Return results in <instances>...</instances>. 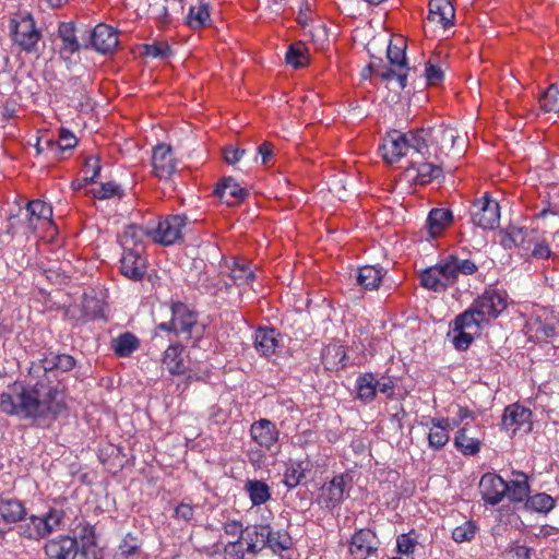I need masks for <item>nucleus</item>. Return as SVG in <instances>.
<instances>
[{"mask_svg": "<svg viewBox=\"0 0 559 559\" xmlns=\"http://www.w3.org/2000/svg\"><path fill=\"white\" fill-rule=\"evenodd\" d=\"M115 559H148V555L142 549V543L138 536L128 533L120 542Z\"/></svg>", "mask_w": 559, "mask_h": 559, "instance_id": "c756f323", "label": "nucleus"}, {"mask_svg": "<svg viewBox=\"0 0 559 559\" xmlns=\"http://www.w3.org/2000/svg\"><path fill=\"white\" fill-rule=\"evenodd\" d=\"M275 329L259 328L254 334V347L262 356H271L278 346Z\"/></svg>", "mask_w": 559, "mask_h": 559, "instance_id": "72a5a7b5", "label": "nucleus"}, {"mask_svg": "<svg viewBox=\"0 0 559 559\" xmlns=\"http://www.w3.org/2000/svg\"><path fill=\"white\" fill-rule=\"evenodd\" d=\"M471 216L474 225L483 229H493L499 225L500 206L488 193L477 199L471 207Z\"/></svg>", "mask_w": 559, "mask_h": 559, "instance_id": "9d476101", "label": "nucleus"}, {"mask_svg": "<svg viewBox=\"0 0 559 559\" xmlns=\"http://www.w3.org/2000/svg\"><path fill=\"white\" fill-rule=\"evenodd\" d=\"M346 358V353L343 346L341 345H329L322 353V359L325 365H330L335 367L341 364L344 366L343 361Z\"/></svg>", "mask_w": 559, "mask_h": 559, "instance_id": "6e6d98bb", "label": "nucleus"}, {"mask_svg": "<svg viewBox=\"0 0 559 559\" xmlns=\"http://www.w3.org/2000/svg\"><path fill=\"white\" fill-rule=\"evenodd\" d=\"M58 37L61 40L60 53L70 58L81 49V44L75 36V25L73 22H61L58 26Z\"/></svg>", "mask_w": 559, "mask_h": 559, "instance_id": "7c9ffc66", "label": "nucleus"}, {"mask_svg": "<svg viewBox=\"0 0 559 559\" xmlns=\"http://www.w3.org/2000/svg\"><path fill=\"white\" fill-rule=\"evenodd\" d=\"M378 384L379 381H377L376 377L371 372H366L358 376L355 384L357 399L365 404H369L374 401L377 396Z\"/></svg>", "mask_w": 559, "mask_h": 559, "instance_id": "f704fd0d", "label": "nucleus"}, {"mask_svg": "<svg viewBox=\"0 0 559 559\" xmlns=\"http://www.w3.org/2000/svg\"><path fill=\"white\" fill-rule=\"evenodd\" d=\"M24 512V508L19 501L10 500L0 506V519L4 523H12L21 520Z\"/></svg>", "mask_w": 559, "mask_h": 559, "instance_id": "864d4df0", "label": "nucleus"}, {"mask_svg": "<svg viewBox=\"0 0 559 559\" xmlns=\"http://www.w3.org/2000/svg\"><path fill=\"white\" fill-rule=\"evenodd\" d=\"M501 425L512 433L518 431L528 433L533 427L532 412L518 403L511 404L503 412Z\"/></svg>", "mask_w": 559, "mask_h": 559, "instance_id": "4468645a", "label": "nucleus"}, {"mask_svg": "<svg viewBox=\"0 0 559 559\" xmlns=\"http://www.w3.org/2000/svg\"><path fill=\"white\" fill-rule=\"evenodd\" d=\"M80 542H81V554L84 557H88L90 554H93L95 557V549L97 546V537H96V530L93 525L90 523H85L82 525L80 530Z\"/></svg>", "mask_w": 559, "mask_h": 559, "instance_id": "09e8293b", "label": "nucleus"}, {"mask_svg": "<svg viewBox=\"0 0 559 559\" xmlns=\"http://www.w3.org/2000/svg\"><path fill=\"white\" fill-rule=\"evenodd\" d=\"M310 462L305 461H290L284 472L283 483L289 489L297 487L306 477V472L310 469Z\"/></svg>", "mask_w": 559, "mask_h": 559, "instance_id": "79ce46f5", "label": "nucleus"}, {"mask_svg": "<svg viewBox=\"0 0 559 559\" xmlns=\"http://www.w3.org/2000/svg\"><path fill=\"white\" fill-rule=\"evenodd\" d=\"M82 171L84 174V181H94L100 173L99 159L94 156H88L85 159Z\"/></svg>", "mask_w": 559, "mask_h": 559, "instance_id": "680f3d73", "label": "nucleus"}, {"mask_svg": "<svg viewBox=\"0 0 559 559\" xmlns=\"http://www.w3.org/2000/svg\"><path fill=\"white\" fill-rule=\"evenodd\" d=\"M64 518L62 510L51 509L47 514L39 519L37 523V534L45 536L60 527ZM38 521V518H37Z\"/></svg>", "mask_w": 559, "mask_h": 559, "instance_id": "49530a36", "label": "nucleus"}, {"mask_svg": "<svg viewBox=\"0 0 559 559\" xmlns=\"http://www.w3.org/2000/svg\"><path fill=\"white\" fill-rule=\"evenodd\" d=\"M188 217L183 214L167 215L160 218L151 229L153 242L162 246H171L182 239V229L187 225Z\"/></svg>", "mask_w": 559, "mask_h": 559, "instance_id": "6e6552de", "label": "nucleus"}, {"mask_svg": "<svg viewBox=\"0 0 559 559\" xmlns=\"http://www.w3.org/2000/svg\"><path fill=\"white\" fill-rule=\"evenodd\" d=\"M500 243L506 249L520 247L525 253L531 251V257L535 259H548L551 255V250L544 241L533 242L527 239V230L524 228L509 226L501 234Z\"/></svg>", "mask_w": 559, "mask_h": 559, "instance_id": "423d86ee", "label": "nucleus"}, {"mask_svg": "<svg viewBox=\"0 0 559 559\" xmlns=\"http://www.w3.org/2000/svg\"><path fill=\"white\" fill-rule=\"evenodd\" d=\"M540 107L546 112L559 111V90L551 84L539 99Z\"/></svg>", "mask_w": 559, "mask_h": 559, "instance_id": "5fc2aeb1", "label": "nucleus"}, {"mask_svg": "<svg viewBox=\"0 0 559 559\" xmlns=\"http://www.w3.org/2000/svg\"><path fill=\"white\" fill-rule=\"evenodd\" d=\"M425 75L428 84L437 85L443 79V71L432 59H429L426 62Z\"/></svg>", "mask_w": 559, "mask_h": 559, "instance_id": "e2e57ef3", "label": "nucleus"}, {"mask_svg": "<svg viewBox=\"0 0 559 559\" xmlns=\"http://www.w3.org/2000/svg\"><path fill=\"white\" fill-rule=\"evenodd\" d=\"M508 491V483L496 473H486L479 480V492L483 500L490 506L502 501Z\"/></svg>", "mask_w": 559, "mask_h": 559, "instance_id": "2eb2a0df", "label": "nucleus"}, {"mask_svg": "<svg viewBox=\"0 0 559 559\" xmlns=\"http://www.w3.org/2000/svg\"><path fill=\"white\" fill-rule=\"evenodd\" d=\"M229 267V276L235 285L241 286L254 281L255 274L251 264L245 259H234Z\"/></svg>", "mask_w": 559, "mask_h": 559, "instance_id": "58836bf2", "label": "nucleus"}, {"mask_svg": "<svg viewBox=\"0 0 559 559\" xmlns=\"http://www.w3.org/2000/svg\"><path fill=\"white\" fill-rule=\"evenodd\" d=\"M214 192L222 202L229 206L239 204L248 194V191L231 177L223 178Z\"/></svg>", "mask_w": 559, "mask_h": 559, "instance_id": "b1692460", "label": "nucleus"}, {"mask_svg": "<svg viewBox=\"0 0 559 559\" xmlns=\"http://www.w3.org/2000/svg\"><path fill=\"white\" fill-rule=\"evenodd\" d=\"M41 229L44 235L40 239L44 242L52 243L58 238V228L52 222V206L40 199H37V230Z\"/></svg>", "mask_w": 559, "mask_h": 559, "instance_id": "5701e85b", "label": "nucleus"}, {"mask_svg": "<svg viewBox=\"0 0 559 559\" xmlns=\"http://www.w3.org/2000/svg\"><path fill=\"white\" fill-rule=\"evenodd\" d=\"M245 152H246L245 150H240L233 145H228L223 148V158H224L225 163H227L229 165H234L240 160V158L243 156Z\"/></svg>", "mask_w": 559, "mask_h": 559, "instance_id": "69168bd1", "label": "nucleus"}, {"mask_svg": "<svg viewBox=\"0 0 559 559\" xmlns=\"http://www.w3.org/2000/svg\"><path fill=\"white\" fill-rule=\"evenodd\" d=\"M37 426H49L66 409L64 394L57 389H49L43 400L37 399Z\"/></svg>", "mask_w": 559, "mask_h": 559, "instance_id": "ddd939ff", "label": "nucleus"}, {"mask_svg": "<svg viewBox=\"0 0 559 559\" xmlns=\"http://www.w3.org/2000/svg\"><path fill=\"white\" fill-rule=\"evenodd\" d=\"M478 530L479 527L477 523L473 520H468L462 525L456 526L452 531L451 537L457 544L469 543L475 538Z\"/></svg>", "mask_w": 559, "mask_h": 559, "instance_id": "3c124183", "label": "nucleus"}, {"mask_svg": "<svg viewBox=\"0 0 559 559\" xmlns=\"http://www.w3.org/2000/svg\"><path fill=\"white\" fill-rule=\"evenodd\" d=\"M453 429L449 418H432L428 433V445L433 451L442 450L450 440V431Z\"/></svg>", "mask_w": 559, "mask_h": 559, "instance_id": "393cba45", "label": "nucleus"}, {"mask_svg": "<svg viewBox=\"0 0 559 559\" xmlns=\"http://www.w3.org/2000/svg\"><path fill=\"white\" fill-rule=\"evenodd\" d=\"M419 133L425 139L424 159L433 157L436 162H442V156L447 155L455 145L459 138L457 131L451 127L421 128Z\"/></svg>", "mask_w": 559, "mask_h": 559, "instance_id": "20e7f679", "label": "nucleus"}, {"mask_svg": "<svg viewBox=\"0 0 559 559\" xmlns=\"http://www.w3.org/2000/svg\"><path fill=\"white\" fill-rule=\"evenodd\" d=\"M427 20L439 24L443 29L453 26L455 9L450 0H430Z\"/></svg>", "mask_w": 559, "mask_h": 559, "instance_id": "4be33fe9", "label": "nucleus"}, {"mask_svg": "<svg viewBox=\"0 0 559 559\" xmlns=\"http://www.w3.org/2000/svg\"><path fill=\"white\" fill-rule=\"evenodd\" d=\"M151 228L138 225H129L120 236V243L123 250L145 251L144 240L151 239Z\"/></svg>", "mask_w": 559, "mask_h": 559, "instance_id": "a878e982", "label": "nucleus"}, {"mask_svg": "<svg viewBox=\"0 0 559 559\" xmlns=\"http://www.w3.org/2000/svg\"><path fill=\"white\" fill-rule=\"evenodd\" d=\"M443 271L441 261L435 266L423 271L420 274L421 286L436 293L444 292L451 284L445 281V273Z\"/></svg>", "mask_w": 559, "mask_h": 559, "instance_id": "c85d7f7f", "label": "nucleus"}, {"mask_svg": "<svg viewBox=\"0 0 559 559\" xmlns=\"http://www.w3.org/2000/svg\"><path fill=\"white\" fill-rule=\"evenodd\" d=\"M472 306L480 320L488 324L507 308V294L496 288H488L473 301Z\"/></svg>", "mask_w": 559, "mask_h": 559, "instance_id": "1a4fd4ad", "label": "nucleus"}, {"mask_svg": "<svg viewBox=\"0 0 559 559\" xmlns=\"http://www.w3.org/2000/svg\"><path fill=\"white\" fill-rule=\"evenodd\" d=\"M145 251L123 250L120 259V272L123 276L140 281L146 273L147 261L144 257Z\"/></svg>", "mask_w": 559, "mask_h": 559, "instance_id": "a211bd4d", "label": "nucleus"}, {"mask_svg": "<svg viewBox=\"0 0 559 559\" xmlns=\"http://www.w3.org/2000/svg\"><path fill=\"white\" fill-rule=\"evenodd\" d=\"M445 281L453 286L460 275L468 276L473 275L478 271L477 264L469 259H460L457 255L450 254L441 260Z\"/></svg>", "mask_w": 559, "mask_h": 559, "instance_id": "6ab92c4d", "label": "nucleus"}, {"mask_svg": "<svg viewBox=\"0 0 559 559\" xmlns=\"http://www.w3.org/2000/svg\"><path fill=\"white\" fill-rule=\"evenodd\" d=\"M193 515H194L193 507L189 503L181 502L175 509V518L178 520L189 522L193 519Z\"/></svg>", "mask_w": 559, "mask_h": 559, "instance_id": "774afa93", "label": "nucleus"}, {"mask_svg": "<svg viewBox=\"0 0 559 559\" xmlns=\"http://www.w3.org/2000/svg\"><path fill=\"white\" fill-rule=\"evenodd\" d=\"M384 271L380 266L365 265L358 270L357 284L364 289H377L379 288Z\"/></svg>", "mask_w": 559, "mask_h": 559, "instance_id": "37998d69", "label": "nucleus"}, {"mask_svg": "<svg viewBox=\"0 0 559 559\" xmlns=\"http://www.w3.org/2000/svg\"><path fill=\"white\" fill-rule=\"evenodd\" d=\"M258 538L259 533L257 528L253 527L252 530H250V527L247 526L243 528V533H241L238 539H240L242 544H245L246 551H249V555L257 556L261 551V548L258 546Z\"/></svg>", "mask_w": 559, "mask_h": 559, "instance_id": "4d7b16f0", "label": "nucleus"}, {"mask_svg": "<svg viewBox=\"0 0 559 559\" xmlns=\"http://www.w3.org/2000/svg\"><path fill=\"white\" fill-rule=\"evenodd\" d=\"M243 525L238 520H229L223 524V531L227 536L239 538L243 533Z\"/></svg>", "mask_w": 559, "mask_h": 559, "instance_id": "338daca9", "label": "nucleus"}, {"mask_svg": "<svg viewBox=\"0 0 559 559\" xmlns=\"http://www.w3.org/2000/svg\"><path fill=\"white\" fill-rule=\"evenodd\" d=\"M145 55L153 58L165 59L171 55L170 46L164 41L153 43L151 45H145Z\"/></svg>", "mask_w": 559, "mask_h": 559, "instance_id": "052dcab7", "label": "nucleus"}, {"mask_svg": "<svg viewBox=\"0 0 559 559\" xmlns=\"http://www.w3.org/2000/svg\"><path fill=\"white\" fill-rule=\"evenodd\" d=\"M466 425L459 429L454 437V447L463 455H476L480 451L481 441L479 437L469 436Z\"/></svg>", "mask_w": 559, "mask_h": 559, "instance_id": "ea45409f", "label": "nucleus"}, {"mask_svg": "<svg viewBox=\"0 0 559 559\" xmlns=\"http://www.w3.org/2000/svg\"><path fill=\"white\" fill-rule=\"evenodd\" d=\"M75 365V360L72 356L66 354H50L49 357H45L37 365V369L41 368L45 373L52 372L55 370L67 372L70 371Z\"/></svg>", "mask_w": 559, "mask_h": 559, "instance_id": "c03bdc74", "label": "nucleus"}, {"mask_svg": "<svg viewBox=\"0 0 559 559\" xmlns=\"http://www.w3.org/2000/svg\"><path fill=\"white\" fill-rule=\"evenodd\" d=\"M484 324L486 322L480 320L472 305L464 312L456 316L451 325L454 334L452 340L454 347L457 350H466L474 338L480 335Z\"/></svg>", "mask_w": 559, "mask_h": 559, "instance_id": "39448f33", "label": "nucleus"}, {"mask_svg": "<svg viewBox=\"0 0 559 559\" xmlns=\"http://www.w3.org/2000/svg\"><path fill=\"white\" fill-rule=\"evenodd\" d=\"M153 174L160 180H166L175 174L177 160L174 157L173 150L167 144H158L153 150L152 155Z\"/></svg>", "mask_w": 559, "mask_h": 559, "instance_id": "dca6fc26", "label": "nucleus"}, {"mask_svg": "<svg viewBox=\"0 0 559 559\" xmlns=\"http://www.w3.org/2000/svg\"><path fill=\"white\" fill-rule=\"evenodd\" d=\"M111 349L120 358L130 357L140 347V340L131 332H124L112 338Z\"/></svg>", "mask_w": 559, "mask_h": 559, "instance_id": "c9c22d12", "label": "nucleus"}, {"mask_svg": "<svg viewBox=\"0 0 559 559\" xmlns=\"http://www.w3.org/2000/svg\"><path fill=\"white\" fill-rule=\"evenodd\" d=\"M243 489L254 507L266 503L272 497L270 486L263 480L247 479Z\"/></svg>", "mask_w": 559, "mask_h": 559, "instance_id": "4c0bfd02", "label": "nucleus"}, {"mask_svg": "<svg viewBox=\"0 0 559 559\" xmlns=\"http://www.w3.org/2000/svg\"><path fill=\"white\" fill-rule=\"evenodd\" d=\"M224 554L227 559H247L246 556L249 555V551H246L245 544L237 538L224 546Z\"/></svg>", "mask_w": 559, "mask_h": 559, "instance_id": "bf43d9fd", "label": "nucleus"}, {"mask_svg": "<svg viewBox=\"0 0 559 559\" xmlns=\"http://www.w3.org/2000/svg\"><path fill=\"white\" fill-rule=\"evenodd\" d=\"M91 43L93 48L98 52L110 53L118 46V32L107 24L99 23L94 27L91 34Z\"/></svg>", "mask_w": 559, "mask_h": 559, "instance_id": "aec40b11", "label": "nucleus"}, {"mask_svg": "<svg viewBox=\"0 0 559 559\" xmlns=\"http://www.w3.org/2000/svg\"><path fill=\"white\" fill-rule=\"evenodd\" d=\"M34 204V200H28L24 207L17 204L15 212L11 210L9 214L11 227H15L19 223H25L28 229L34 230L35 228L32 225V217L35 215Z\"/></svg>", "mask_w": 559, "mask_h": 559, "instance_id": "de8ad7c7", "label": "nucleus"}, {"mask_svg": "<svg viewBox=\"0 0 559 559\" xmlns=\"http://www.w3.org/2000/svg\"><path fill=\"white\" fill-rule=\"evenodd\" d=\"M14 41L26 51L35 48V20L31 13L11 21Z\"/></svg>", "mask_w": 559, "mask_h": 559, "instance_id": "f3484780", "label": "nucleus"}, {"mask_svg": "<svg viewBox=\"0 0 559 559\" xmlns=\"http://www.w3.org/2000/svg\"><path fill=\"white\" fill-rule=\"evenodd\" d=\"M211 14L209 4L202 0H197L189 8L187 15V25L192 29H201L210 25Z\"/></svg>", "mask_w": 559, "mask_h": 559, "instance_id": "e433bc0d", "label": "nucleus"}, {"mask_svg": "<svg viewBox=\"0 0 559 559\" xmlns=\"http://www.w3.org/2000/svg\"><path fill=\"white\" fill-rule=\"evenodd\" d=\"M286 61L294 68L305 67L309 61L305 44L301 41L292 44L286 52Z\"/></svg>", "mask_w": 559, "mask_h": 559, "instance_id": "8fccbe9b", "label": "nucleus"}, {"mask_svg": "<svg viewBox=\"0 0 559 559\" xmlns=\"http://www.w3.org/2000/svg\"><path fill=\"white\" fill-rule=\"evenodd\" d=\"M345 495V477L336 475L322 487L321 498L326 508L332 509L341 504Z\"/></svg>", "mask_w": 559, "mask_h": 559, "instance_id": "2f4dec72", "label": "nucleus"}, {"mask_svg": "<svg viewBox=\"0 0 559 559\" xmlns=\"http://www.w3.org/2000/svg\"><path fill=\"white\" fill-rule=\"evenodd\" d=\"M425 160H412L409 167L406 171L416 170V176L414 177V181L416 185L425 186L430 183L432 180L439 178L443 170L440 165L435 164L433 162Z\"/></svg>", "mask_w": 559, "mask_h": 559, "instance_id": "bb28decb", "label": "nucleus"}, {"mask_svg": "<svg viewBox=\"0 0 559 559\" xmlns=\"http://www.w3.org/2000/svg\"><path fill=\"white\" fill-rule=\"evenodd\" d=\"M406 44L402 38L390 41L388 46L386 57L393 68H384L377 72L382 80L396 79L401 88L406 86L407 82V63H406Z\"/></svg>", "mask_w": 559, "mask_h": 559, "instance_id": "0eeeda50", "label": "nucleus"}, {"mask_svg": "<svg viewBox=\"0 0 559 559\" xmlns=\"http://www.w3.org/2000/svg\"><path fill=\"white\" fill-rule=\"evenodd\" d=\"M379 547L377 534L370 528H361L352 536L348 551L352 559H368L378 557Z\"/></svg>", "mask_w": 559, "mask_h": 559, "instance_id": "9b49d317", "label": "nucleus"}, {"mask_svg": "<svg viewBox=\"0 0 559 559\" xmlns=\"http://www.w3.org/2000/svg\"><path fill=\"white\" fill-rule=\"evenodd\" d=\"M417 545H418V540H417V537L415 536L414 530H412L407 534L400 535L396 539L397 552L402 554V555L414 554Z\"/></svg>", "mask_w": 559, "mask_h": 559, "instance_id": "13d9d810", "label": "nucleus"}, {"mask_svg": "<svg viewBox=\"0 0 559 559\" xmlns=\"http://www.w3.org/2000/svg\"><path fill=\"white\" fill-rule=\"evenodd\" d=\"M44 549L50 559H75L79 552V545L75 538L60 536L48 540Z\"/></svg>", "mask_w": 559, "mask_h": 559, "instance_id": "412c9836", "label": "nucleus"}, {"mask_svg": "<svg viewBox=\"0 0 559 559\" xmlns=\"http://www.w3.org/2000/svg\"><path fill=\"white\" fill-rule=\"evenodd\" d=\"M0 409L8 415L34 418L35 389H27L23 383L14 382L0 394Z\"/></svg>", "mask_w": 559, "mask_h": 559, "instance_id": "7ed1b4c3", "label": "nucleus"}, {"mask_svg": "<svg viewBox=\"0 0 559 559\" xmlns=\"http://www.w3.org/2000/svg\"><path fill=\"white\" fill-rule=\"evenodd\" d=\"M419 129L401 132L393 130L389 132L380 146L383 159L389 163H397L412 150L424 159L425 139L420 135Z\"/></svg>", "mask_w": 559, "mask_h": 559, "instance_id": "f03ea898", "label": "nucleus"}, {"mask_svg": "<svg viewBox=\"0 0 559 559\" xmlns=\"http://www.w3.org/2000/svg\"><path fill=\"white\" fill-rule=\"evenodd\" d=\"M525 507L532 511L548 513L555 507V499L545 492L536 493L526 499Z\"/></svg>", "mask_w": 559, "mask_h": 559, "instance_id": "603ef678", "label": "nucleus"}, {"mask_svg": "<svg viewBox=\"0 0 559 559\" xmlns=\"http://www.w3.org/2000/svg\"><path fill=\"white\" fill-rule=\"evenodd\" d=\"M170 310V321L157 324V329L173 332L175 335L182 336L183 340L191 341L193 345H197L205 332V325L199 322L198 313L180 301L171 302Z\"/></svg>", "mask_w": 559, "mask_h": 559, "instance_id": "f257e3e1", "label": "nucleus"}, {"mask_svg": "<svg viewBox=\"0 0 559 559\" xmlns=\"http://www.w3.org/2000/svg\"><path fill=\"white\" fill-rule=\"evenodd\" d=\"M264 528L267 530L265 545L273 554L280 555L293 547V538L286 530L273 531L269 525Z\"/></svg>", "mask_w": 559, "mask_h": 559, "instance_id": "a19ab883", "label": "nucleus"}, {"mask_svg": "<svg viewBox=\"0 0 559 559\" xmlns=\"http://www.w3.org/2000/svg\"><path fill=\"white\" fill-rule=\"evenodd\" d=\"M120 188L115 182L102 183L98 188L93 190V195L97 199H108L119 194Z\"/></svg>", "mask_w": 559, "mask_h": 559, "instance_id": "0e129e2a", "label": "nucleus"}, {"mask_svg": "<svg viewBox=\"0 0 559 559\" xmlns=\"http://www.w3.org/2000/svg\"><path fill=\"white\" fill-rule=\"evenodd\" d=\"M185 348L181 344H171L164 353L162 362L173 376L185 374L187 365L185 361Z\"/></svg>", "mask_w": 559, "mask_h": 559, "instance_id": "cd10ccee", "label": "nucleus"}, {"mask_svg": "<svg viewBox=\"0 0 559 559\" xmlns=\"http://www.w3.org/2000/svg\"><path fill=\"white\" fill-rule=\"evenodd\" d=\"M453 215L449 209H432L426 221L431 237L440 236L452 223Z\"/></svg>", "mask_w": 559, "mask_h": 559, "instance_id": "473e14b6", "label": "nucleus"}, {"mask_svg": "<svg viewBox=\"0 0 559 559\" xmlns=\"http://www.w3.org/2000/svg\"><path fill=\"white\" fill-rule=\"evenodd\" d=\"M280 430L276 425L266 419L261 418L255 420L250 426L251 439L262 449L277 454L280 447L277 445L280 440Z\"/></svg>", "mask_w": 559, "mask_h": 559, "instance_id": "f8f14e48", "label": "nucleus"}, {"mask_svg": "<svg viewBox=\"0 0 559 559\" xmlns=\"http://www.w3.org/2000/svg\"><path fill=\"white\" fill-rule=\"evenodd\" d=\"M513 474L516 478L508 483L506 496L513 502H522L527 499L530 493L527 476L522 472H514Z\"/></svg>", "mask_w": 559, "mask_h": 559, "instance_id": "a18cd8bd", "label": "nucleus"}]
</instances>
